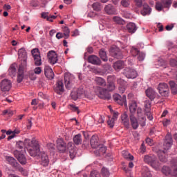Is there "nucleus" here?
Wrapping results in <instances>:
<instances>
[{"label":"nucleus","mask_w":177,"mask_h":177,"mask_svg":"<svg viewBox=\"0 0 177 177\" xmlns=\"http://www.w3.org/2000/svg\"><path fill=\"white\" fill-rule=\"evenodd\" d=\"M95 82L97 85L103 86L101 87L99 91L100 97L104 100H110L111 99L110 92L115 91V75H109L107 77V82H106L104 79L100 77H96Z\"/></svg>","instance_id":"1"},{"label":"nucleus","mask_w":177,"mask_h":177,"mask_svg":"<svg viewBox=\"0 0 177 177\" xmlns=\"http://www.w3.org/2000/svg\"><path fill=\"white\" fill-rule=\"evenodd\" d=\"M25 147H28V151L31 157H37L41 154V149H39V144L35 138L32 140L25 139Z\"/></svg>","instance_id":"2"},{"label":"nucleus","mask_w":177,"mask_h":177,"mask_svg":"<svg viewBox=\"0 0 177 177\" xmlns=\"http://www.w3.org/2000/svg\"><path fill=\"white\" fill-rule=\"evenodd\" d=\"M172 142V136L169 135L166 136L165 140L163 144L164 151L160 150L158 153V158L161 162H167V161H168L167 156H165V153H167V150H169V149H171Z\"/></svg>","instance_id":"3"},{"label":"nucleus","mask_w":177,"mask_h":177,"mask_svg":"<svg viewBox=\"0 0 177 177\" xmlns=\"http://www.w3.org/2000/svg\"><path fill=\"white\" fill-rule=\"evenodd\" d=\"M65 88L68 90L71 89L75 84V77L71 73H65L64 75Z\"/></svg>","instance_id":"4"},{"label":"nucleus","mask_w":177,"mask_h":177,"mask_svg":"<svg viewBox=\"0 0 177 177\" xmlns=\"http://www.w3.org/2000/svg\"><path fill=\"white\" fill-rule=\"evenodd\" d=\"M109 53L111 56L115 59H122L124 57L122 51L117 46H112L110 48Z\"/></svg>","instance_id":"5"},{"label":"nucleus","mask_w":177,"mask_h":177,"mask_svg":"<svg viewBox=\"0 0 177 177\" xmlns=\"http://www.w3.org/2000/svg\"><path fill=\"white\" fill-rule=\"evenodd\" d=\"M158 90L160 95L164 97H168L169 95V87L166 83H160L158 86Z\"/></svg>","instance_id":"6"},{"label":"nucleus","mask_w":177,"mask_h":177,"mask_svg":"<svg viewBox=\"0 0 177 177\" xmlns=\"http://www.w3.org/2000/svg\"><path fill=\"white\" fill-rule=\"evenodd\" d=\"M113 99L115 103H118V104L128 107V104H127V95H124L121 97L120 94L115 93L113 95Z\"/></svg>","instance_id":"7"},{"label":"nucleus","mask_w":177,"mask_h":177,"mask_svg":"<svg viewBox=\"0 0 177 177\" xmlns=\"http://www.w3.org/2000/svg\"><path fill=\"white\" fill-rule=\"evenodd\" d=\"M123 75L126 78L135 80V78L138 77V72H136L133 68H125L123 70Z\"/></svg>","instance_id":"8"},{"label":"nucleus","mask_w":177,"mask_h":177,"mask_svg":"<svg viewBox=\"0 0 177 177\" xmlns=\"http://www.w3.org/2000/svg\"><path fill=\"white\" fill-rule=\"evenodd\" d=\"M18 56L19 59H21V63L20 66L27 67V51L24 48H20L18 51Z\"/></svg>","instance_id":"9"},{"label":"nucleus","mask_w":177,"mask_h":177,"mask_svg":"<svg viewBox=\"0 0 177 177\" xmlns=\"http://www.w3.org/2000/svg\"><path fill=\"white\" fill-rule=\"evenodd\" d=\"M0 88L2 92H9L12 88V82L8 79H4L0 82Z\"/></svg>","instance_id":"10"},{"label":"nucleus","mask_w":177,"mask_h":177,"mask_svg":"<svg viewBox=\"0 0 177 177\" xmlns=\"http://www.w3.org/2000/svg\"><path fill=\"white\" fill-rule=\"evenodd\" d=\"M47 57L48 59V63L50 64H53V65L56 64V63H57V62L59 61L57 54L56 53V52L55 50H50L47 53Z\"/></svg>","instance_id":"11"},{"label":"nucleus","mask_w":177,"mask_h":177,"mask_svg":"<svg viewBox=\"0 0 177 177\" xmlns=\"http://www.w3.org/2000/svg\"><path fill=\"white\" fill-rule=\"evenodd\" d=\"M57 149L59 153H66V150H67V144L64 142L63 138H58L57 140Z\"/></svg>","instance_id":"12"},{"label":"nucleus","mask_w":177,"mask_h":177,"mask_svg":"<svg viewBox=\"0 0 177 177\" xmlns=\"http://www.w3.org/2000/svg\"><path fill=\"white\" fill-rule=\"evenodd\" d=\"M145 94H146V96L149 97V99L151 101L156 99V97L157 99H160V97H161V96L158 95L157 92H156V91H154V89H153L152 88H148L145 91Z\"/></svg>","instance_id":"13"},{"label":"nucleus","mask_w":177,"mask_h":177,"mask_svg":"<svg viewBox=\"0 0 177 177\" xmlns=\"http://www.w3.org/2000/svg\"><path fill=\"white\" fill-rule=\"evenodd\" d=\"M14 156L21 165H26L27 164V158L24 154L21 153V152L15 150L14 151Z\"/></svg>","instance_id":"14"},{"label":"nucleus","mask_w":177,"mask_h":177,"mask_svg":"<svg viewBox=\"0 0 177 177\" xmlns=\"http://www.w3.org/2000/svg\"><path fill=\"white\" fill-rule=\"evenodd\" d=\"M87 62L94 66H100V64H102V60L100 58L95 55H89L87 58Z\"/></svg>","instance_id":"15"},{"label":"nucleus","mask_w":177,"mask_h":177,"mask_svg":"<svg viewBox=\"0 0 177 177\" xmlns=\"http://www.w3.org/2000/svg\"><path fill=\"white\" fill-rule=\"evenodd\" d=\"M54 91L57 95H62V93H64V84H63V81L58 80L57 82Z\"/></svg>","instance_id":"16"},{"label":"nucleus","mask_w":177,"mask_h":177,"mask_svg":"<svg viewBox=\"0 0 177 177\" xmlns=\"http://www.w3.org/2000/svg\"><path fill=\"white\" fill-rule=\"evenodd\" d=\"M24 68H26V66L23 65H19V69H18V75L17 82L20 84L24 79Z\"/></svg>","instance_id":"17"},{"label":"nucleus","mask_w":177,"mask_h":177,"mask_svg":"<svg viewBox=\"0 0 177 177\" xmlns=\"http://www.w3.org/2000/svg\"><path fill=\"white\" fill-rule=\"evenodd\" d=\"M6 160L8 161V164L12 167V168H19L20 164L17 162V160L12 156H6Z\"/></svg>","instance_id":"18"},{"label":"nucleus","mask_w":177,"mask_h":177,"mask_svg":"<svg viewBox=\"0 0 177 177\" xmlns=\"http://www.w3.org/2000/svg\"><path fill=\"white\" fill-rule=\"evenodd\" d=\"M44 74L46 78L48 80H53V78H55V73H53V70H52L50 66H45Z\"/></svg>","instance_id":"19"},{"label":"nucleus","mask_w":177,"mask_h":177,"mask_svg":"<svg viewBox=\"0 0 177 177\" xmlns=\"http://www.w3.org/2000/svg\"><path fill=\"white\" fill-rule=\"evenodd\" d=\"M125 67V63L122 60H118L113 63V68L115 71H120Z\"/></svg>","instance_id":"20"},{"label":"nucleus","mask_w":177,"mask_h":177,"mask_svg":"<svg viewBox=\"0 0 177 177\" xmlns=\"http://www.w3.org/2000/svg\"><path fill=\"white\" fill-rule=\"evenodd\" d=\"M122 124L127 129H129V118H128V114L127 112H124L121 115Z\"/></svg>","instance_id":"21"},{"label":"nucleus","mask_w":177,"mask_h":177,"mask_svg":"<svg viewBox=\"0 0 177 177\" xmlns=\"http://www.w3.org/2000/svg\"><path fill=\"white\" fill-rule=\"evenodd\" d=\"M129 119L133 129H138L139 128V122H138V119L135 117V115L130 114Z\"/></svg>","instance_id":"22"},{"label":"nucleus","mask_w":177,"mask_h":177,"mask_svg":"<svg viewBox=\"0 0 177 177\" xmlns=\"http://www.w3.org/2000/svg\"><path fill=\"white\" fill-rule=\"evenodd\" d=\"M41 165L48 167L49 165V157L44 151L41 152Z\"/></svg>","instance_id":"23"},{"label":"nucleus","mask_w":177,"mask_h":177,"mask_svg":"<svg viewBox=\"0 0 177 177\" xmlns=\"http://www.w3.org/2000/svg\"><path fill=\"white\" fill-rule=\"evenodd\" d=\"M126 28L130 34H135L136 32V30H138V26H136V24L133 22H130L127 24L126 26Z\"/></svg>","instance_id":"24"},{"label":"nucleus","mask_w":177,"mask_h":177,"mask_svg":"<svg viewBox=\"0 0 177 177\" xmlns=\"http://www.w3.org/2000/svg\"><path fill=\"white\" fill-rule=\"evenodd\" d=\"M90 144L93 149H97V147L100 146V143H99V138L96 136H93L90 140Z\"/></svg>","instance_id":"25"},{"label":"nucleus","mask_w":177,"mask_h":177,"mask_svg":"<svg viewBox=\"0 0 177 177\" xmlns=\"http://www.w3.org/2000/svg\"><path fill=\"white\" fill-rule=\"evenodd\" d=\"M143 8L140 11V13L142 16H147V15H150L151 13V8L148 4L144 3Z\"/></svg>","instance_id":"26"},{"label":"nucleus","mask_w":177,"mask_h":177,"mask_svg":"<svg viewBox=\"0 0 177 177\" xmlns=\"http://www.w3.org/2000/svg\"><path fill=\"white\" fill-rule=\"evenodd\" d=\"M104 12L106 15H114L115 13V8L111 4H108L104 7Z\"/></svg>","instance_id":"27"},{"label":"nucleus","mask_w":177,"mask_h":177,"mask_svg":"<svg viewBox=\"0 0 177 177\" xmlns=\"http://www.w3.org/2000/svg\"><path fill=\"white\" fill-rule=\"evenodd\" d=\"M161 171L162 174L165 175V176H169V175L172 176V169H171L170 167L163 166Z\"/></svg>","instance_id":"28"},{"label":"nucleus","mask_w":177,"mask_h":177,"mask_svg":"<svg viewBox=\"0 0 177 177\" xmlns=\"http://www.w3.org/2000/svg\"><path fill=\"white\" fill-rule=\"evenodd\" d=\"M76 92H77L79 97H82V96H84V97H88V92H86V91H85L82 86L79 87Z\"/></svg>","instance_id":"29"},{"label":"nucleus","mask_w":177,"mask_h":177,"mask_svg":"<svg viewBox=\"0 0 177 177\" xmlns=\"http://www.w3.org/2000/svg\"><path fill=\"white\" fill-rule=\"evenodd\" d=\"M170 89L171 91L172 95H177V84L175 83V82L171 80L169 82Z\"/></svg>","instance_id":"30"},{"label":"nucleus","mask_w":177,"mask_h":177,"mask_svg":"<svg viewBox=\"0 0 177 177\" xmlns=\"http://www.w3.org/2000/svg\"><path fill=\"white\" fill-rule=\"evenodd\" d=\"M73 142L77 146L82 144V136L80 133L75 135L73 137Z\"/></svg>","instance_id":"31"},{"label":"nucleus","mask_w":177,"mask_h":177,"mask_svg":"<svg viewBox=\"0 0 177 177\" xmlns=\"http://www.w3.org/2000/svg\"><path fill=\"white\" fill-rule=\"evenodd\" d=\"M137 109H138V104L135 101H132L129 105V111L131 114H133V115H135V113H136Z\"/></svg>","instance_id":"32"},{"label":"nucleus","mask_w":177,"mask_h":177,"mask_svg":"<svg viewBox=\"0 0 177 177\" xmlns=\"http://www.w3.org/2000/svg\"><path fill=\"white\" fill-rule=\"evenodd\" d=\"M99 56L103 62H107L109 60V58L107 57V53H106V50L103 48L100 50Z\"/></svg>","instance_id":"33"},{"label":"nucleus","mask_w":177,"mask_h":177,"mask_svg":"<svg viewBox=\"0 0 177 177\" xmlns=\"http://www.w3.org/2000/svg\"><path fill=\"white\" fill-rule=\"evenodd\" d=\"M16 67H17L16 64H11V66L8 69L9 75H11L12 77H15V75H16V72H17Z\"/></svg>","instance_id":"34"},{"label":"nucleus","mask_w":177,"mask_h":177,"mask_svg":"<svg viewBox=\"0 0 177 177\" xmlns=\"http://www.w3.org/2000/svg\"><path fill=\"white\" fill-rule=\"evenodd\" d=\"M155 158L156 156H154L145 155L144 156V162H146V164H151V162L154 161Z\"/></svg>","instance_id":"35"},{"label":"nucleus","mask_w":177,"mask_h":177,"mask_svg":"<svg viewBox=\"0 0 177 177\" xmlns=\"http://www.w3.org/2000/svg\"><path fill=\"white\" fill-rule=\"evenodd\" d=\"M106 151H107V147L104 145H100V149L98 151H95L97 156H100V154H105Z\"/></svg>","instance_id":"36"},{"label":"nucleus","mask_w":177,"mask_h":177,"mask_svg":"<svg viewBox=\"0 0 177 177\" xmlns=\"http://www.w3.org/2000/svg\"><path fill=\"white\" fill-rule=\"evenodd\" d=\"M151 167H152V168H154V169H158L160 168V162H158V160H157V158H154L153 160L151 161V164H150Z\"/></svg>","instance_id":"37"},{"label":"nucleus","mask_w":177,"mask_h":177,"mask_svg":"<svg viewBox=\"0 0 177 177\" xmlns=\"http://www.w3.org/2000/svg\"><path fill=\"white\" fill-rule=\"evenodd\" d=\"M113 21L115 23H116V24H120L121 26H124V24H125V21L120 17H117V16L113 17Z\"/></svg>","instance_id":"38"},{"label":"nucleus","mask_w":177,"mask_h":177,"mask_svg":"<svg viewBox=\"0 0 177 177\" xmlns=\"http://www.w3.org/2000/svg\"><path fill=\"white\" fill-rule=\"evenodd\" d=\"M122 154L126 160H130L131 161L133 160V156L129 153L127 151H123Z\"/></svg>","instance_id":"39"},{"label":"nucleus","mask_w":177,"mask_h":177,"mask_svg":"<svg viewBox=\"0 0 177 177\" xmlns=\"http://www.w3.org/2000/svg\"><path fill=\"white\" fill-rule=\"evenodd\" d=\"M64 38L67 39L70 37V29L68 27L65 26L63 28Z\"/></svg>","instance_id":"40"},{"label":"nucleus","mask_w":177,"mask_h":177,"mask_svg":"<svg viewBox=\"0 0 177 177\" xmlns=\"http://www.w3.org/2000/svg\"><path fill=\"white\" fill-rule=\"evenodd\" d=\"M92 8L95 12H100V10H102V5H100V3L99 2L94 3L92 5Z\"/></svg>","instance_id":"41"},{"label":"nucleus","mask_w":177,"mask_h":177,"mask_svg":"<svg viewBox=\"0 0 177 177\" xmlns=\"http://www.w3.org/2000/svg\"><path fill=\"white\" fill-rule=\"evenodd\" d=\"M161 3L164 8H169L172 5V0H161Z\"/></svg>","instance_id":"42"},{"label":"nucleus","mask_w":177,"mask_h":177,"mask_svg":"<svg viewBox=\"0 0 177 177\" xmlns=\"http://www.w3.org/2000/svg\"><path fill=\"white\" fill-rule=\"evenodd\" d=\"M71 97L73 100H78V98L80 97V95H78V93L77 92V91H73L71 93Z\"/></svg>","instance_id":"43"},{"label":"nucleus","mask_w":177,"mask_h":177,"mask_svg":"<svg viewBox=\"0 0 177 177\" xmlns=\"http://www.w3.org/2000/svg\"><path fill=\"white\" fill-rule=\"evenodd\" d=\"M140 53V51L137 48L132 47L131 48V53L132 56H133L134 57H136V56H138V55H139Z\"/></svg>","instance_id":"44"},{"label":"nucleus","mask_w":177,"mask_h":177,"mask_svg":"<svg viewBox=\"0 0 177 177\" xmlns=\"http://www.w3.org/2000/svg\"><path fill=\"white\" fill-rule=\"evenodd\" d=\"M35 66H41L42 61L41 59V55L33 57Z\"/></svg>","instance_id":"45"},{"label":"nucleus","mask_w":177,"mask_h":177,"mask_svg":"<svg viewBox=\"0 0 177 177\" xmlns=\"http://www.w3.org/2000/svg\"><path fill=\"white\" fill-rule=\"evenodd\" d=\"M101 174L103 177H109L110 176V171L106 167H103L101 170Z\"/></svg>","instance_id":"46"},{"label":"nucleus","mask_w":177,"mask_h":177,"mask_svg":"<svg viewBox=\"0 0 177 177\" xmlns=\"http://www.w3.org/2000/svg\"><path fill=\"white\" fill-rule=\"evenodd\" d=\"M32 55L34 57H37V56H41V53H39V49L34 48L31 50Z\"/></svg>","instance_id":"47"},{"label":"nucleus","mask_w":177,"mask_h":177,"mask_svg":"<svg viewBox=\"0 0 177 177\" xmlns=\"http://www.w3.org/2000/svg\"><path fill=\"white\" fill-rule=\"evenodd\" d=\"M16 146L17 149H19V150L23 149L24 146H26V140H24V142L22 141L17 142Z\"/></svg>","instance_id":"48"},{"label":"nucleus","mask_w":177,"mask_h":177,"mask_svg":"<svg viewBox=\"0 0 177 177\" xmlns=\"http://www.w3.org/2000/svg\"><path fill=\"white\" fill-rule=\"evenodd\" d=\"M164 6L162 4V3L161 2H157L156 4V10H158V12H161V10H162V9H164Z\"/></svg>","instance_id":"49"},{"label":"nucleus","mask_w":177,"mask_h":177,"mask_svg":"<svg viewBox=\"0 0 177 177\" xmlns=\"http://www.w3.org/2000/svg\"><path fill=\"white\" fill-rule=\"evenodd\" d=\"M138 56V60H139V62H143L145 60V57H146V55L142 52H140Z\"/></svg>","instance_id":"50"},{"label":"nucleus","mask_w":177,"mask_h":177,"mask_svg":"<svg viewBox=\"0 0 177 177\" xmlns=\"http://www.w3.org/2000/svg\"><path fill=\"white\" fill-rule=\"evenodd\" d=\"M145 111H150V109H151V103L149 101H146L145 102Z\"/></svg>","instance_id":"51"},{"label":"nucleus","mask_w":177,"mask_h":177,"mask_svg":"<svg viewBox=\"0 0 177 177\" xmlns=\"http://www.w3.org/2000/svg\"><path fill=\"white\" fill-rule=\"evenodd\" d=\"M158 65L165 68L167 67V62L164 59H160L158 61Z\"/></svg>","instance_id":"52"},{"label":"nucleus","mask_w":177,"mask_h":177,"mask_svg":"<svg viewBox=\"0 0 177 177\" xmlns=\"http://www.w3.org/2000/svg\"><path fill=\"white\" fill-rule=\"evenodd\" d=\"M91 177H102L99 171L94 170L91 172Z\"/></svg>","instance_id":"53"},{"label":"nucleus","mask_w":177,"mask_h":177,"mask_svg":"<svg viewBox=\"0 0 177 177\" xmlns=\"http://www.w3.org/2000/svg\"><path fill=\"white\" fill-rule=\"evenodd\" d=\"M120 3L124 8H128L129 6V0H122Z\"/></svg>","instance_id":"54"},{"label":"nucleus","mask_w":177,"mask_h":177,"mask_svg":"<svg viewBox=\"0 0 177 177\" xmlns=\"http://www.w3.org/2000/svg\"><path fill=\"white\" fill-rule=\"evenodd\" d=\"M69 154H70V157L71 158V160H74V158H75V150L74 149H71L70 151H69Z\"/></svg>","instance_id":"55"},{"label":"nucleus","mask_w":177,"mask_h":177,"mask_svg":"<svg viewBox=\"0 0 177 177\" xmlns=\"http://www.w3.org/2000/svg\"><path fill=\"white\" fill-rule=\"evenodd\" d=\"M137 8H142L143 6V0H134Z\"/></svg>","instance_id":"56"},{"label":"nucleus","mask_w":177,"mask_h":177,"mask_svg":"<svg viewBox=\"0 0 177 177\" xmlns=\"http://www.w3.org/2000/svg\"><path fill=\"white\" fill-rule=\"evenodd\" d=\"M139 118L141 119V120H140V122H141V123H140L141 127H145L146 125V117L143 116V115H142Z\"/></svg>","instance_id":"57"},{"label":"nucleus","mask_w":177,"mask_h":177,"mask_svg":"<svg viewBox=\"0 0 177 177\" xmlns=\"http://www.w3.org/2000/svg\"><path fill=\"white\" fill-rule=\"evenodd\" d=\"M114 118H111V120H109L107 121V124L110 128H113L114 127Z\"/></svg>","instance_id":"58"},{"label":"nucleus","mask_w":177,"mask_h":177,"mask_svg":"<svg viewBox=\"0 0 177 177\" xmlns=\"http://www.w3.org/2000/svg\"><path fill=\"white\" fill-rule=\"evenodd\" d=\"M171 124V120L164 119L162 121L163 127H168Z\"/></svg>","instance_id":"59"},{"label":"nucleus","mask_w":177,"mask_h":177,"mask_svg":"<svg viewBox=\"0 0 177 177\" xmlns=\"http://www.w3.org/2000/svg\"><path fill=\"white\" fill-rule=\"evenodd\" d=\"M70 106L72 111H77V114H80V110L78 109V107L75 106L74 104H71Z\"/></svg>","instance_id":"60"},{"label":"nucleus","mask_w":177,"mask_h":177,"mask_svg":"<svg viewBox=\"0 0 177 177\" xmlns=\"http://www.w3.org/2000/svg\"><path fill=\"white\" fill-rule=\"evenodd\" d=\"M171 164L172 167L177 168V158H174L171 160Z\"/></svg>","instance_id":"61"},{"label":"nucleus","mask_w":177,"mask_h":177,"mask_svg":"<svg viewBox=\"0 0 177 177\" xmlns=\"http://www.w3.org/2000/svg\"><path fill=\"white\" fill-rule=\"evenodd\" d=\"M145 112L148 120H149V121H151V120H153V115H151V113L150 112V111H145Z\"/></svg>","instance_id":"62"},{"label":"nucleus","mask_w":177,"mask_h":177,"mask_svg":"<svg viewBox=\"0 0 177 177\" xmlns=\"http://www.w3.org/2000/svg\"><path fill=\"white\" fill-rule=\"evenodd\" d=\"M142 176L143 177H151V173L150 171H147L142 173Z\"/></svg>","instance_id":"63"},{"label":"nucleus","mask_w":177,"mask_h":177,"mask_svg":"<svg viewBox=\"0 0 177 177\" xmlns=\"http://www.w3.org/2000/svg\"><path fill=\"white\" fill-rule=\"evenodd\" d=\"M137 115H138V118H140V117H142V115H143V112H142V109L138 108L137 109Z\"/></svg>","instance_id":"64"}]
</instances>
